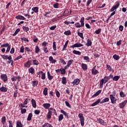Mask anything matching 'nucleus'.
I'll use <instances>...</instances> for the list:
<instances>
[{
	"label": "nucleus",
	"instance_id": "33",
	"mask_svg": "<svg viewBox=\"0 0 127 127\" xmlns=\"http://www.w3.org/2000/svg\"><path fill=\"white\" fill-rule=\"evenodd\" d=\"M120 96L121 98H125L127 96V95L125 94L124 91H121L120 92Z\"/></svg>",
	"mask_w": 127,
	"mask_h": 127
},
{
	"label": "nucleus",
	"instance_id": "18",
	"mask_svg": "<svg viewBox=\"0 0 127 127\" xmlns=\"http://www.w3.org/2000/svg\"><path fill=\"white\" fill-rule=\"evenodd\" d=\"M81 68L83 71H86L88 69V66L86 64H82L81 65Z\"/></svg>",
	"mask_w": 127,
	"mask_h": 127
},
{
	"label": "nucleus",
	"instance_id": "58",
	"mask_svg": "<svg viewBox=\"0 0 127 127\" xmlns=\"http://www.w3.org/2000/svg\"><path fill=\"white\" fill-rule=\"evenodd\" d=\"M56 95L58 98H60V92L58 90H56Z\"/></svg>",
	"mask_w": 127,
	"mask_h": 127
},
{
	"label": "nucleus",
	"instance_id": "53",
	"mask_svg": "<svg viewBox=\"0 0 127 127\" xmlns=\"http://www.w3.org/2000/svg\"><path fill=\"white\" fill-rule=\"evenodd\" d=\"M17 94H18V90H15L14 92V94H13V97H14L15 98H16V97H17Z\"/></svg>",
	"mask_w": 127,
	"mask_h": 127
},
{
	"label": "nucleus",
	"instance_id": "61",
	"mask_svg": "<svg viewBox=\"0 0 127 127\" xmlns=\"http://www.w3.org/2000/svg\"><path fill=\"white\" fill-rule=\"evenodd\" d=\"M26 113V109H21V114H25Z\"/></svg>",
	"mask_w": 127,
	"mask_h": 127
},
{
	"label": "nucleus",
	"instance_id": "3",
	"mask_svg": "<svg viewBox=\"0 0 127 127\" xmlns=\"http://www.w3.org/2000/svg\"><path fill=\"white\" fill-rule=\"evenodd\" d=\"M78 117L80 119L81 126L82 127H84V125H85V123H84L85 118H84V116H83V114L82 113L79 114L78 115Z\"/></svg>",
	"mask_w": 127,
	"mask_h": 127
},
{
	"label": "nucleus",
	"instance_id": "13",
	"mask_svg": "<svg viewBox=\"0 0 127 127\" xmlns=\"http://www.w3.org/2000/svg\"><path fill=\"white\" fill-rule=\"evenodd\" d=\"M79 83H80V79L76 78L73 80V82H72V84H73L74 86H77V85L79 84Z\"/></svg>",
	"mask_w": 127,
	"mask_h": 127
},
{
	"label": "nucleus",
	"instance_id": "62",
	"mask_svg": "<svg viewBox=\"0 0 127 127\" xmlns=\"http://www.w3.org/2000/svg\"><path fill=\"white\" fill-rule=\"evenodd\" d=\"M35 115H39L40 114V110H36L34 111Z\"/></svg>",
	"mask_w": 127,
	"mask_h": 127
},
{
	"label": "nucleus",
	"instance_id": "64",
	"mask_svg": "<svg viewBox=\"0 0 127 127\" xmlns=\"http://www.w3.org/2000/svg\"><path fill=\"white\" fill-rule=\"evenodd\" d=\"M48 44V43L46 42V41H44L42 44V46H44V47H46V45Z\"/></svg>",
	"mask_w": 127,
	"mask_h": 127
},
{
	"label": "nucleus",
	"instance_id": "42",
	"mask_svg": "<svg viewBox=\"0 0 127 127\" xmlns=\"http://www.w3.org/2000/svg\"><path fill=\"white\" fill-rule=\"evenodd\" d=\"M64 34L65 35H71V31L70 30H67L64 32Z\"/></svg>",
	"mask_w": 127,
	"mask_h": 127
},
{
	"label": "nucleus",
	"instance_id": "43",
	"mask_svg": "<svg viewBox=\"0 0 127 127\" xmlns=\"http://www.w3.org/2000/svg\"><path fill=\"white\" fill-rule=\"evenodd\" d=\"M53 47L55 51H56V50H57V47H56V42H53Z\"/></svg>",
	"mask_w": 127,
	"mask_h": 127
},
{
	"label": "nucleus",
	"instance_id": "60",
	"mask_svg": "<svg viewBox=\"0 0 127 127\" xmlns=\"http://www.w3.org/2000/svg\"><path fill=\"white\" fill-rule=\"evenodd\" d=\"M25 50L28 52H32V50H30V49H29L28 47H25Z\"/></svg>",
	"mask_w": 127,
	"mask_h": 127
},
{
	"label": "nucleus",
	"instance_id": "47",
	"mask_svg": "<svg viewBox=\"0 0 127 127\" xmlns=\"http://www.w3.org/2000/svg\"><path fill=\"white\" fill-rule=\"evenodd\" d=\"M19 31H20V29L19 28H17L13 34V36H15V35H16L17 33L19 32Z\"/></svg>",
	"mask_w": 127,
	"mask_h": 127
},
{
	"label": "nucleus",
	"instance_id": "48",
	"mask_svg": "<svg viewBox=\"0 0 127 127\" xmlns=\"http://www.w3.org/2000/svg\"><path fill=\"white\" fill-rule=\"evenodd\" d=\"M73 62H74V60H69L67 62V65L70 67V65L72 64V63H73Z\"/></svg>",
	"mask_w": 127,
	"mask_h": 127
},
{
	"label": "nucleus",
	"instance_id": "50",
	"mask_svg": "<svg viewBox=\"0 0 127 127\" xmlns=\"http://www.w3.org/2000/svg\"><path fill=\"white\" fill-rule=\"evenodd\" d=\"M101 31H102V29L99 28L95 31V33H96V34H100L101 33Z\"/></svg>",
	"mask_w": 127,
	"mask_h": 127
},
{
	"label": "nucleus",
	"instance_id": "36",
	"mask_svg": "<svg viewBox=\"0 0 127 127\" xmlns=\"http://www.w3.org/2000/svg\"><path fill=\"white\" fill-rule=\"evenodd\" d=\"M23 31H25V32H27L29 30V28L28 27H26L25 26H23L22 27Z\"/></svg>",
	"mask_w": 127,
	"mask_h": 127
},
{
	"label": "nucleus",
	"instance_id": "20",
	"mask_svg": "<svg viewBox=\"0 0 127 127\" xmlns=\"http://www.w3.org/2000/svg\"><path fill=\"white\" fill-rule=\"evenodd\" d=\"M0 92L6 93V92H7V88L4 86H2V87L0 88Z\"/></svg>",
	"mask_w": 127,
	"mask_h": 127
},
{
	"label": "nucleus",
	"instance_id": "57",
	"mask_svg": "<svg viewBox=\"0 0 127 127\" xmlns=\"http://www.w3.org/2000/svg\"><path fill=\"white\" fill-rule=\"evenodd\" d=\"M20 53H23V52H24V46H21V47L20 49Z\"/></svg>",
	"mask_w": 127,
	"mask_h": 127
},
{
	"label": "nucleus",
	"instance_id": "21",
	"mask_svg": "<svg viewBox=\"0 0 127 127\" xmlns=\"http://www.w3.org/2000/svg\"><path fill=\"white\" fill-rule=\"evenodd\" d=\"M92 41H91V39H88L87 40V43L86 44V46H87V47H89V46H92Z\"/></svg>",
	"mask_w": 127,
	"mask_h": 127
},
{
	"label": "nucleus",
	"instance_id": "59",
	"mask_svg": "<svg viewBox=\"0 0 127 127\" xmlns=\"http://www.w3.org/2000/svg\"><path fill=\"white\" fill-rule=\"evenodd\" d=\"M49 94H50V97H53L55 95V93L51 91L49 92Z\"/></svg>",
	"mask_w": 127,
	"mask_h": 127
},
{
	"label": "nucleus",
	"instance_id": "49",
	"mask_svg": "<svg viewBox=\"0 0 127 127\" xmlns=\"http://www.w3.org/2000/svg\"><path fill=\"white\" fill-rule=\"evenodd\" d=\"M77 35H78V36H79V37L81 38L82 39H84V36L83 35V33H81V32H78L77 33Z\"/></svg>",
	"mask_w": 127,
	"mask_h": 127
},
{
	"label": "nucleus",
	"instance_id": "26",
	"mask_svg": "<svg viewBox=\"0 0 127 127\" xmlns=\"http://www.w3.org/2000/svg\"><path fill=\"white\" fill-rule=\"evenodd\" d=\"M43 94L45 96H47L48 95V88L47 87H45L43 91Z\"/></svg>",
	"mask_w": 127,
	"mask_h": 127
},
{
	"label": "nucleus",
	"instance_id": "46",
	"mask_svg": "<svg viewBox=\"0 0 127 127\" xmlns=\"http://www.w3.org/2000/svg\"><path fill=\"white\" fill-rule=\"evenodd\" d=\"M67 83V81L66 80V77H62V84H65Z\"/></svg>",
	"mask_w": 127,
	"mask_h": 127
},
{
	"label": "nucleus",
	"instance_id": "45",
	"mask_svg": "<svg viewBox=\"0 0 127 127\" xmlns=\"http://www.w3.org/2000/svg\"><path fill=\"white\" fill-rule=\"evenodd\" d=\"M64 119V116L63 114H61L59 117V122H61Z\"/></svg>",
	"mask_w": 127,
	"mask_h": 127
},
{
	"label": "nucleus",
	"instance_id": "38",
	"mask_svg": "<svg viewBox=\"0 0 127 127\" xmlns=\"http://www.w3.org/2000/svg\"><path fill=\"white\" fill-rule=\"evenodd\" d=\"M35 53H39V52H40V49H39V47H38V46H36L35 47Z\"/></svg>",
	"mask_w": 127,
	"mask_h": 127
},
{
	"label": "nucleus",
	"instance_id": "17",
	"mask_svg": "<svg viewBox=\"0 0 127 127\" xmlns=\"http://www.w3.org/2000/svg\"><path fill=\"white\" fill-rule=\"evenodd\" d=\"M104 84H106V83L104 82V79H101L100 81V89H103Z\"/></svg>",
	"mask_w": 127,
	"mask_h": 127
},
{
	"label": "nucleus",
	"instance_id": "5",
	"mask_svg": "<svg viewBox=\"0 0 127 127\" xmlns=\"http://www.w3.org/2000/svg\"><path fill=\"white\" fill-rule=\"evenodd\" d=\"M84 46V45L80 43H77L74 44V45L71 46L70 47V48H72V49H74V48H75V47H82Z\"/></svg>",
	"mask_w": 127,
	"mask_h": 127
},
{
	"label": "nucleus",
	"instance_id": "2",
	"mask_svg": "<svg viewBox=\"0 0 127 127\" xmlns=\"http://www.w3.org/2000/svg\"><path fill=\"white\" fill-rule=\"evenodd\" d=\"M85 18L84 17H82L80 19V23L79 22H76L75 23L74 26L76 28H80V27H84L85 26Z\"/></svg>",
	"mask_w": 127,
	"mask_h": 127
},
{
	"label": "nucleus",
	"instance_id": "54",
	"mask_svg": "<svg viewBox=\"0 0 127 127\" xmlns=\"http://www.w3.org/2000/svg\"><path fill=\"white\" fill-rule=\"evenodd\" d=\"M60 62L62 63L63 65H66V62L63 59H60Z\"/></svg>",
	"mask_w": 127,
	"mask_h": 127
},
{
	"label": "nucleus",
	"instance_id": "56",
	"mask_svg": "<svg viewBox=\"0 0 127 127\" xmlns=\"http://www.w3.org/2000/svg\"><path fill=\"white\" fill-rule=\"evenodd\" d=\"M65 104L66 107H68V108H69L70 109H71V105L70 104V103H69V102H68V101H65Z\"/></svg>",
	"mask_w": 127,
	"mask_h": 127
},
{
	"label": "nucleus",
	"instance_id": "10",
	"mask_svg": "<svg viewBox=\"0 0 127 127\" xmlns=\"http://www.w3.org/2000/svg\"><path fill=\"white\" fill-rule=\"evenodd\" d=\"M42 106L44 109L48 110V109H49V108L51 107V104H50V103H44Z\"/></svg>",
	"mask_w": 127,
	"mask_h": 127
},
{
	"label": "nucleus",
	"instance_id": "44",
	"mask_svg": "<svg viewBox=\"0 0 127 127\" xmlns=\"http://www.w3.org/2000/svg\"><path fill=\"white\" fill-rule=\"evenodd\" d=\"M10 46V45H9V44H8V43H6L5 44H4L2 45H1L0 47L2 48V47H8Z\"/></svg>",
	"mask_w": 127,
	"mask_h": 127
},
{
	"label": "nucleus",
	"instance_id": "40",
	"mask_svg": "<svg viewBox=\"0 0 127 127\" xmlns=\"http://www.w3.org/2000/svg\"><path fill=\"white\" fill-rule=\"evenodd\" d=\"M114 59H115V60L118 61L120 59V56L119 55H117L116 54L114 55L113 56Z\"/></svg>",
	"mask_w": 127,
	"mask_h": 127
},
{
	"label": "nucleus",
	"instance_id": "22",
	"mask_svg": "<svg viewBox=\"0 0 127 127\" xmlns=\"http://www.w3.org/2000/svg\"><path fill=\"white\" fill-rule=\"evenodd\" d=\"M100 93H102V90H98L92 96V97L95 98V97H97V96H99Z\"/></svg>",
	"mask_w": 127,
	"mask_h": 127
},
{
	"label": "nucleus",
	"instance_id": "19",
	"mask_svg": "<svg viewBox=\"0 0 127 127\" xmlns=\"http://www.w3.org/2000/svg\"><path fill=\"white\" fill-rule=\"evenodd\" d=\"M41 79L42 80H45V79H46V74L44 72H43V71H41Z\"/></svg>",
	"mask_w": 127,
	"mask_h": 127
},
{
	"label": "nucleus",
	"instance_id": "24",
	"mask_svg": "<svg viewBox=\"0 0 127 127\" xmlns=\"http://www.w3.org/2000/svg\"><path fill=\"white\" fill-rule=\"evenodd\" d=\"M39 8H38V7L36 6V7H33L32 8V10H33V11H34V12H35L36 13H37V12H38V11H39Z\"/></svg>",
	"mask_w": 127,
	"mask_h": 127
},
{
	"label": "nucleus",
	"instance_id": "14",
	"mask_svg": "<svg viewBox=\"0 0 127 127\" xmlns=\"http://www.w3.org/2000/svg\"><path fill=\"white\" fill-rule=\"evenodd\" d=\"M97 122H98L99 124H100V125H102V126H105L106 124V122L101 118L97 119Z\"/></svg>",
	"mask_w": 127,
	"mask_h": 127
},
{
	"label": "nucleus",
	"instance_id": "34",
	"mask_svg": "<svg viewBox=\"0 0 127 127\" xmlns=\"http://www.w3.org/2000/svg\"><path fill=\"white\" fill-rule=\"evenodd\" d=\"M91 73L93 75H97V74H99V71L97 69L91 70Z\"/></svg>",
	"mask_w": 127,
	"mask_h": 127
},
{
	"label": "nucleus",
	"instance_id": "7",
	"mask_svg": "<svg viewBox=\"0 0 127 127\" xmlns=\"http://www.w3.org/2000/svg\"><path fill=\"white\" fill-rule=\"evenodd\" d=\"M0 78L1 80L3 81L4 83L7 82V75L6 74H1L0 75Z\"/></svg>",
	"mask_w": 127,
	"mask_h": 127
},
{
	"label": "nucleus",
	"instance_id": "6",
	"mask_svg": "<svg viewBox=\"0 0 127 127\" xmlns=\"http://www.w3.org/2000/svg\"><path fill=\"white\" fill-rule=\"evenodd\" d=\"M119 6H120V2H116V5H114L113 7L111 8L110 11H115V9L119 8Z\"/></svg>",
	"mask_w": 127,
	"mask_h": 127
},
{
	"label": "nucleus",
	"instance_id": "63",
	"mask_svg": "<svg viewBox=\"0 0 127 127\" xmlns=\"http://www.w3.org/2000/svg\"><path fill=\"white\" fill-rule=\"evenodd\" d=\"M43 50L45 53H48V49H47V47H43Z\"/></svg>",
	"mask_w": 127,
	"mask_h": 127
},
{
	"label": "nucleus",
	"instance_id": "1",
	"mask_svg": "<svg viewBox=\"0 0 127 127\" xmlns=\"http://www.w3.org/2000/svg\"><path fill=\"white\" fill-rule=\"evenodd\" d=\"M109 101L110 98H109V97L104 98L102 100V101H101V99H98L97 101L91 104V107H95V106H97V105L99 104H104V103H107V102H109Z\"/></svg>",
	"mask_w": 127,
	"mask_h": 127
},
{
	"label": "nucleus",
	"instance_id": "15",
	"mask_svg": "<svg viewBox=\"0 0 127 127\" xmlns=\"http://www.w3.org/2000/svg\"><path fill=\"white\" fill-rule=\"evenodd\" d=\"M61 113H62V114H63V115H64L66 119H69V115H68V113L66 112V111H64V110H61Z\"/></svg>",
	"mask_w": 127,
	"mask_h": 127
},
{
	"label": "nucleus",
	"instance_id": "35",
	"mask_svg": "<svg viewBox=\"0 0 127 127\" xmlns=\"http://www.w3.org/2000/svg\"><path fill=\"white\" fill-rule=\"evenodd\" d=\"M104 79V82L105 83H108V82H109V80H110V79L109 78V77L107 76H105L103 78H102Z\"/></svg>",
	"mask_w": 127,
	"mask_h": 127
},
{
	"label": "nucleus",
	"instance_id": "29",
	"mask_svg": "<svg viewBox=\"0 0 127 127\" xmlns=\"http://www.w3.org/2000/svg\"><path fill=\"white\" fill-rule=\"evenodd\" d=\"M35 72V70L32 67H30L29 69V73H31V74H34Z\"/></svg>",
	"mask_w": 127,
	"mask_h": 127
},
{
	"label": "nucleus",
	"instance_id": "31",
	"mask_svg": "<svg viewBox=\"0 0 127 127\" xmlns=\"http://www.w3.org/2000/svg\"><path fill=\"white\" fill-rule=\"evenodd\" d=\"M32 84L33 87H36L38 85V81L36 80L32 81Z\"/></svg>",
	"mask_w": 127,
	"mask_h": 127
},
{
	"label": "nucleus",
	"instance_id": "32",
	"mask_svg": "<svg viewBox=\"0 0 127 127\" xmlns=\"http://www.w3.org/2000/svg\"><path fill=\"white\" fill-rule=\"evenodd\" d=\"M72 53H73V54H75V55H81V52L80 51H76L75 50L73 51Z\"/></svg>",
	"mask_w": 127,
	"mask_h": 127
},
{
	"label": "nucleus",
	"instance_id": "37",
	"mask_svg": "<svg viewBox=\"0 0 127 127\" xmlns=\"http://www.w3.org/2000/svg\"><path fill=\"white\" fill-rule=\"evenodd\" d=\"M121 78L120 75H116L113 77V81H119V79Z\"/></svg>",
	"mask_w": 127,
	"mask_h": 127
},
{
	"label": "nucleus",
	"instance_id": "16",
	"mask_svg": "<svg viewBox=\"0 0 127 127\" xmlns=\"http://www.w3.org/2000/svg\"><path fill=\"white\" fill-rule=\"evenodd\" d=\"M31 104L33 108H34V109L36 108L37 105H36V101L34 99H32L31 100Z\"/></svg>",
	"mask_w": 127,
	"mask_h": 127
},
{
	"label": "nucleus",
	"instance_id": "41",
	"mask_svg": "<svg viewBox=\"0 0 127 127\" xmlns=\"http://www.w3.org/2000/svg\"><path fill=\"white\" fill-rule=\"evenodd\" d=\"M61 74L62 75H64V74L66 73V70L64 69L63 67L61 68Z\"/></svg>",
	"mask_w": 127,
	"mask_h": 127
},
{
	"label": "nucleus",
	"instance_id": "23",
	"mask_svg": "<svg viewBox=\"0 0 127 127\" xmlns=\"http://www.w3.org/2000/svg\"><path fill=\"white\" fill-rule=\"evenodd\" d=\"M47 76H48V79H49V80H52V79H53V76L51 75V74L49 71L47 72Z\"/></svg>",
	"mask_w": 127,
	"mask_h": 127
},
{
	"label": "nucleus",
	"instance_id": "11",
	"mask_svg": "<svg viewBox=\"0 0 127 127\" xmlns=\"http://www.w3.org/2000/svg\"><path fill=\"white\" fill-rule=\"evenodd\" d=\"M16 19H19L20 20H25L26 18L24 17V16L21 15H18L15 17Z\"/></svg>",
	"mask_w": 127,
	"mask_h": 127
},
{
	"label": "nucleus",
	"instance_id": "55",
	"mask_svg": "<svg viewBox=\"0 0 127 127\" xmlns=\"http://www.w3.org/2000/svg\"><path fill=\"white\" fill-rule=\"evenodd\" d=\"M21 40L24 41L25 42H29V40H28L26 38H21Z\"/></svg>",
	"mask_w": 127,
	"mask_h": 127
},
{
	"label": "nucleus",
	"instance_id": "25",
	"mask_svg": "<svg viewBox=\"0 0 127 127\" xmlns=\"http://www.w3.org/2000/svg\"><path fill=\"white\" fill-rule=\"evenodd\" d=\"M106 67L108 71H110V72H114V69H113V68H112V66L109 64H106Z\"/></svg>",
	"mask_w": 127,
	"mask_h": 127
},
{
	"label": "nucleus",
	"instance_id": "28",
	"mask_svg": "<svg viewBox=\"0 0 127 127\" xmlns=\"http://www.w3.org/2000/svg\"><path fill=\"white\" fill-rule=\"evenodd\" d=\"M32 116H33L32 113H30L28 116L27 121H28V122H30V121H31V120H32Z\"/></svg>",
	"mask_w": 127,
	"mask_h": 127
},
{
	"label": "nucleus",
	"instance_id": "27",
	"mask_svg": "<svg viewBox=\"0 0 127 127\" xmlns=\"http://www.w3.org/2000/svg\"><path fill=\"white\" fill-rule=\"evenodd\" d=\"M69 14V10L66 9L63 13V16H67Z\"/></svg>",
	"mask_w": 127,
	"mask_h": 127
},
{
	"label": "nucleus",
	"instance_id": "51",
	"mask_svg": "<svg viewBox=\"0 0 127 127\" xmlns=\"http://www.w3.org/2000/svg\"><path fill=\"white\" fill-rule=\"evenodd\" d=\"M5 121H6L5 117H3L1 118V123L2 125H4V124H5Z\"/></svg>",
	"mask_w": 127,
	"mask_h": 127
},
{
	"label": "nucleus",
	"instance_id": "30",
	"mask_svg": "<svg viewBox=\"0 0 127 127\" xmlns=\"http://www.w3.org/2000/svg\"><path fill=\"white\" fill-rule=\"evenodd\" d=\"M23 125H22V123H21V122L20 121H17L16 123V127H23Z\"/></svg>",
	"mask_w": 127,
	"mask_h": 127
},
{
	"label": "nucleus",
	"instance_id": "8",
	"mask_svg": "<svg viewBox=\"0 0 127 127\" xmlns=\"http://www.w3.org/2000/svg\"><path fill=\"white\" fill-rule=\"evenodd\" d=\"M127 100H125L124 101L120 103L119 108H120V109H124L125 107H126V105H127Z\"/></svg>",
	"mask_w": 127,
	"mask_h": 127
},
{
	"label": "nucleus",
	"instance_id": "52",
	"mask_svg": "<svg viewBox=\"0 0 127 127\" xmlns=\"http://www.w3.org/2000/svg\"><path fill=\"white\" fill-rule=\"evenodd\" d=\"M58 6H59V3L58 2H57L53 5V7H54V8H59Z\"/></svg>",
	"mask_w": 127,
	"mask_h": 127
},
{
	"label": "nucleus",
	"instance_id": "39",
	"mask_svg": "<svg viewBox=\"0 0 127 127\" xmlns=\"http://www.w3.org/2000/svg\"><path fill=\"white\" fill-rule=\"evenodd\" d=\"M32 61L33 65H39V62L37 60H33Z\"/></svg>",
	"mask_w": 127,
	"mask_h": 127
},
{
	"label": "nucleus",
	"instance_id": "4",
	"mask_svg": "<svg viewBox=\"0 0 127 127\" xmlns=\"http://www.w3.org/2000/svg\"><path fill=\"white\" fill-rule=\"evenodd\" d=\"M115 96H116V93H115L114 94H110L109 95L110 99L111 101V103H112V104H113L114 105H115V104H116V103H117V98H116V97H115Z\"/></svg>",
	"mask_w": 127,
	"mask_h": 127
},
{
	"label": "nucleus",
	"instance_id": "9",
	"mask_svg": "<svg viewBox=\"0 0 127 127\" xmlns=\"http://www.w3.org/2000/svg\"><path fill=\"white\" fill-rule=\"evenodd\" d=\"M30 62V60H29V59H28V61L24 64V67H26V68H29L30 67V65H31V63Z\"/></svg>",
	"mask_w": 127,
	"mask_h": 127
},
{
	"label": "nucleus",
	"instance_id": "12",
	"mask_svg": "<svg viewBox=\"0 0 127 127\" xmlns=\"http://www.w3.org/2000/svg\"><path fill=\"white\" fill-rule=\"evenodd\" d=\"M52 111H49L48 112L46 118L48 120V121H49V120H51V117L52 116Z\"/></svg>",
	"mask_w": 127,
	"mask_h": 127
}]
</instances>
